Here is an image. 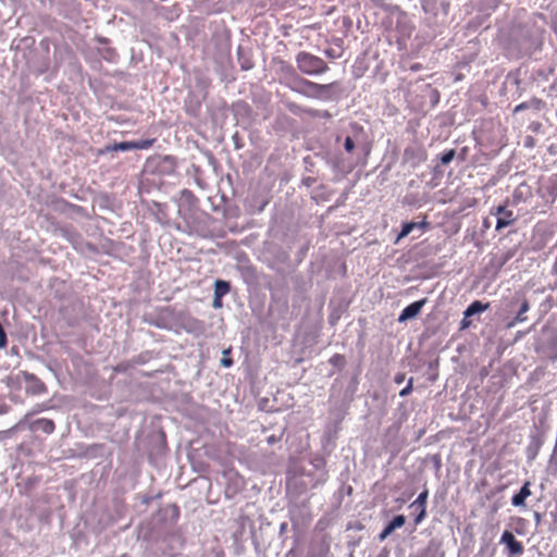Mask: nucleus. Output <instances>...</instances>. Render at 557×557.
I'll list each match as a JSON object with an SVG mask.
<instances>
[{
  "mask_svg": "<svg viewBox=\"0 0 557 557\" xmlns=\"http://www.w3.org/2000/svg\"><path fill=\"white\" fill-rule=\"evenodd\" d=\"M296 63L298 70L307 75H320L329 70L327 63L306 51H301L296 57Z\"/></svg>",
  "mask_w": 557,
  "mask_h": 557,
  "instance_id": "obj_1",
  "label": "nucleus"
},
{
  "mask_svg": "<svg viewBox=\"0 0 557 557\" xmlns=\"http://www.w3.org/2000/svg\"><path fill=\"white\" fill-rule=\"evenodd\" d=\"M332 87V84L320 85L305 78H296L292 89L311 98H321Z\"/></svg>",
  "mask_w": 557,
  "mask_h": 557,
  "instance_id": "obj_2",
  "label": "nucleus"
},
{
  "mask_svg": "<svg viewBox=\"0 0 557 557\" xmlns=\"http://www.w3.org/2000/svg\"><path fill=\"white\" fill-rule=\"evenodd\" d=\"M495 214L497 215L496 230L498 231L511 225L516 220L513 212L507 210L504 206H498Z\"/></svg>",
  "mask_w": 557,
  "mask_h": 557,
  "instance_id": "obj_3",
  "label": "nucleus"
},
{
  "mask_svg": "<svg viewBox=\"0 0 557 557\" xmlns=\"http://www.w3.org/2000/svg\"><path fill=\"white\" fill-rule=\"evenodd\" d=\"M500 543L505 544L511 555H521L523 546L518 542L510 531H505L500 537Z\"/></svg>",
  "mask_w": 557,
  "mask_h": 557,
  "instance_id": "obj_4",
  "label": "nucleus"
},
{
  "mask_svg": "<svg viewBox=\"0 0 557 557\" xmlns=\"http://www.w3.org/2000/svg\"><path fill=\"white\" fill-rule=\"evenodd\" d=\"M22 376L25 379L26 382H28V385L26 387V392L28 394L40 395L46 392L45 384L40 380L36 379L34 375L23 372Z\"/></svg>",
  "mask_w": 557,
  "mask_h": 557,
  "instance_id": "obj_5",
  "label": "nucleus"
},
{
  "mask_svg": "<svg viewBox=\"0 0 557 557\" xmlns=\"http://www.w3.org/2000/svg\"><path fill=\"white\" fill-rule=\"evenodd\" d=\"M54 422L50 419H37L29 424V430L33 432L41 431L45 434H51L54 432Z\"/></svg>",
  "mask_w": 557,
  "mask_h": 557,
  "instance_id": "obj_6",
  "label": "nucleus"
},
{
  "mask_svg": "<svg viewBox=\"0 0 557 557\" xmlns=\"http://www.w3.org/2000/svg\"><path fill=\"white\" fill-rule=\"evenodd\" d=\"M405 524V517L401 515L395 516L388 524L384 528V530L379 535L381 541L385 540L389 534H392L396 529L403 527Z\"/></svg>",
  "mask_w": 557,
  "mask_h": 557,
  "instance_id": "obj_7",
  "label": "nucleus"
},
{
  "mask_svg": "<svg viewBox=\"0 0 557 557\" xmlns=\"http://www.w3.org/2000/svg\"><path fill=\"white\" fill-rule=\"evenodd\" d=\"M531 495L530 482H525L519 493L512 496L511 504L516 507L525 505V499Z\"/></svg>",
  "mask_w": 557,
  "mask_h": 557,
  "instance_id": "obj_8",
  "label": "nucleus"
},
{
  "mask_svg": "<svg viewBox=\"0 0 557 557\" xmlns=\"http://www.w3.org/2000/svg\"><path fill=\"white\" fill-rule=\"evenodd\" d=\"M313 466L317 471V480L310 484L311 487H315L318 484L325 482L326 476H327L326 471L324 469L323 460H321V459L314 460Z\"/></svg>",
  "mask_w": 557,
  "mask_h": 557,
  "instance_id": "obj_9",
  "label": "nucleus"
},
{
  "mask_svg": "<svg viewBox=\"0 0 557 557\" xmlns=\"http://www.w3.org/2000/svg\"><path fill=\"white\" fill-rule=\"evenodd\" d=\"M488 307H490V304H483L479 300H475L466 309V311L463 312V315H466V318L472 317L476 313L487 310Z\"/></svg>",
  "mask_w": 557,
  "mask_h": 557,
  "instance_id": "obj_10",
  "label": "nucleus"
},
{
  "mask_svg": "<svg viewBox=\"0 0 557 557\" xmlns=\"http://www.w3.org/2000/svg\"><path fill=\"white\" fill-rule=\"evenodd\" d=\"M530 309L529 301L527 299H523L519 309V312L513 321H511L508 324V327L515 326L516 323L524 322L527 320V317L524 315L525 312H528Z\"/></svg>",
  "mask_w": 557,
  "mask_h": 557,
  "instance_id": "obj_11",
  "label": "nucleus"
},
{
  "mask_svg": "<svg viewBox=\"0 0 557 557\" xmlns=\"http://www.w3.org/2000/svg\"><path fill=\"white\" fill-rule=\"evenodd\" d=\"M418 314V301H413L408 307H406L400 313L398 321L404 322L409 318H413Z\"/></svg>",
  "mask_w": 557,
  "mask_h": 557,
  "instance_id": "obj_12",
  "label": "nucleus"
},
{
  "mask_svg": "<svg viewBox=\"0 0 557 557\" xmlns=\"http://www.w3.org/2000/svg\"><path fill=\"white\" fill-rule=\"evenodd\" d=\"M230 283L226 281L218 280L214 284V296L222 298L230 292Z\"/></svg>",
  "mask_w": 557,
  "mask_h": 557,
  "instance_id": "obj_13",
  "label": "nucleus"
},
{
  "mask_svg": "<svg viewBox=\"0 0 557 557\" xmlns=\"http://www.w3.org/2000/svg\"><path fill=\"white\" fill-rule=\"evenodd\" d=\"M134 140L133 141H122L119 144H114L112 146L107 147V151H127L134 150Z\"/></svg>",
  "mask_w": 557,
  "mask_h": 557,
  "instance_id": "obj_14",
  "label": "nucleus"
},
{
  "mask_svg": "<svg viewBox=\"0 0 557 557\" xmlns=\"http://www.w3.org/2000/svg\"><path fill=\"white\" fill-rule=\"evenodd\" d=\"M156 139H141V140H134L135 149H148L154 144Z\"/></svg>",
  "mask_w": 557,
  "mask_h": 557,
  "instance_id": "obj_15",
  "label": "nucleus"
},
{
  "mask_svg": "<svg viewBox=\"0 0 557 557\" xmlns=\"http://www.w3.org/2000/svg\"><path fill=\"white\" fill-rule=\"evenodd\" d=\"M345 357L339 354H335L331 357L330 363L334 367L343 368L345 366Z\"/></svg>",
  "mask_w": 557,
  "mask_h": 557,
  "instance_id": "obj_16",
  "label": "nucleus"
},
{
  "mask_svg": "<svg viewBox=\"0 0 557 557\" xmlns=\"http://www.w3.org/2000/svg\"><path fill=\"white\" fill-rule=\"evenodd\" d=\"M414 226H416V223H413V222L405 223L403 225L401 232L397 236L396 242H398L400 238L407 236L413 230Z\"/></svg>",
  "mask_w": 557,
  "mask_h": 557,
  "instance_id": "obj_17",
  "label": "nucleus"
},
{
  "mask_svg": "<svg viewBox=\"0 0 557 557\" xmlns=\"http://www.w3.org/2000/svg\"><path fill=\"white\" fill-rule=\"evenodd\" d=\"M455 150L454 149H450V150H447L445 151L442 156H441V163L442 164H448L453 161V159L455 158Z\"/></svg>",
  "mask_w": 557,
  "mask_h": 557,
  "instance_id": "obj_18",
  "label": "nucleus"
},
{
  "mask_svg": "<svg viewBox=\"0 0 557 557\" xmlns=\"http://www.w3.org/2000/svg\"><path fill=\"white\" fill-rule=\"evenodd\" d=\"M230 354V349H225L223 350V358L221 359V364L224 367V368H230L232 364H233V360L227 357V355Z\"/></svg>",
  "mask_w": 557,
  "mask_h": 557,
  "instance_id": "obj_19",
  "label": "nucleus"
},
{
  "mask_svg": "<svg viewBox=\"0 0 557 557\" xmlns=\"http://www.w3.org/2000/svg\"><path fill=\"white\" fill-rule=\"evenodd\" d=\"M344 148L347 152H351L355 149V141L351 137L347 136L345 138Z\"/></svg>",
  "mask_w": 557,
  "mask_h": 557,
  "instance_id": "obj_20",
  "label": "nucleus"
},
{
  "mask_svg": "<svg viewBox=\"0 0 557 557\" xmlns=\"http://www.w3.org/2000/svg\"><path fill=\"white\" fill-rule=\"evenodd\" d=\"M426 495H428L426 492L420 493V513H419L420 521L423 519V517L425 515L424 508H422V506H423V503H424V500L426 498Z\"/></svg>",
  "mask_w": 557,
  "mask_h": 557,
  "instance_id": "obj_21",
  "label": "nucleus"
},
{
  "mask_svg": "<svg viewBox=\"0 0 557 557\" xmlns=\"http://www.w3.org/2000/svg\"><path fill=\"white\" fill-rule=\"evenodd\" d=\"M412 382H413V377H410L407 386L399 392L400 396H405L410 392V389L412 387Z\"/></svg>",
  "mask_w": 557,
  "mask_h": 557,
  "instance_id": "obj_22",
  "label": "nucleus"
},
{
  "mask_svg": "<svg viewBox=\"0 0 557 557\" xmlns=\"http://www.w3.org/2000/svg\"><path fill=\"white\" fill-rule=\"evenodd\" d=\"M42 410H44V407H40V408H38V409L34 410L33 412L25 414L24 420L20 421V422L16 424V426H15V428H20V426L24 423V421L28 419V417L33 416V414H34V413H36V412L42 411Z\"/></svg>",
  "mask_w": 557,
  "mask_h": 557,
  "instance_id": "obj_23",
  "label": "nucleus"
},
{
  "mask_svg": "<svg viewBox=\"0 0 557 557\" xmlns=\"http://www.w3.org/2000/svg\"><path fill=\"white\" fill-rule=\"evenodd\" d=\"M5 344H7L5 333L2 329V326L0 325V347H4Z\"/></svg>",
  "mask_w": 557,
  "mask_h": 557,
  "instance_id": "obj_24",
  "label": "nucleus"
},
{
  "mask_svg": "<svg viewBox=\"0 0 557 557\" xmlns=\"http://www.w3.org/2000/svg\"><path fill=\"white\" fill-rule=\"evenodd\" d=\"M221 299L222 298H216V296H214V300H213V307L214 308H220L222 306Z\"/></svg>",
  "mask_w": 557,
  "mask_h": 557,
  "instance_id": "obj_25",
  "label": "nucleus"
},
{
  "mask_svg": "<svg viewBox=\"0 0 557 557\" xmlns=\"http://www.w3.org/2000/svg\"><path fill=\"white\" fill-rule=\"evenodd\" d=\"M404 381H405V375H404V374H397V375L395 376V382H396L397 384H401Z\"/></svg>",
  "mask_w": 557,
  "mask_h": 557,
  "instance_id": "obj_26",
  "label": "nucleus"
},
{
  "mask_svg": "<svg viewBox=\"0 0 557 557\" xmlns=\"http://www.w3.org/2000/svg\"><path fill=\"white\" fill-rule=\"evenodd\" d=\"M470 325V322L468 321V318L466 315L463 317V320L461 321V329H466Z\"/></svg>",
  "mask_w": 557,
  "mask_h": 557,
  "instance_id": "obj_27",
  "label": "nucleus"
},
{
  "mask_svg": "<svg viewBox=\"0 0 557 557\" xmlns=\"http://www.w3.org/2000/svg\"><path fill=\"white\" fill-rule=\"evenodd\" d=\"M251 66H252V64H251V63H248V62H245V64H243V65H242V67H243L244 70H249V69H251Z\"/></svg>",
  "mask_w": 557,
  "mask_h": 557,
  "instance_id": "obj_28",
  "label": "nucleus"
},
{
  "mask_svg": "<svg viewBox=\"0 0 557 557\" xmlns=\"http://www.w3.org/2000/svg\"><path fill=\"white\" fill-rule=\"evenodd\" d=\"M524 108V104H519L518 107H516L515 111H520Z\"/></svg>",
  "mask_w": 557,
  "mask_h": 557,
  "instance_id": "obj_29",
  "label": "nucleus"
},
{
  "mask_svg": "<svg viewBox=\"0 0 557 557\" xmlns=\"http://www.w3.org/2000/svg\"><path fill=\"white\" fill-rule=\"evenodd\" d=\"M423 304H424V300H420V302H419L420 309L423 307Z\"/></svg>",
  "mask_w": 557,
  "mask_h": 557,
  "instance_id": "obj_30",
  "label": "nucleus"
},
{
  "mask_svg": "<svg viewBox=\"0 0 557 557\" xmlns=\"http://www.w3.org/2000/svg\"><path fill=\"white\" fill-rule=\"evenodd\" d=\"M535 520H537V521L540 520V515L539 513L535 515Z\"/></svg>",
  "mask_w": 557,
  "mask_h": 557,
  "instance_id": "obj_31",
  "label": "nucleus"
},
{
  "mask_svg": "<svg viewBox=\"0 0 557 557\" xmlns=\"http://www.w3.org/2000/svg\"><path fill=\"white\" fill-rule=\"evenodd\" d=\"M3 438V432H0V441Z\"/></svg>",
  "mask_w": 557,
  "mask_h": 557,
  "instance_id": "obj_32",
  "label": "nucleus"
},
{
  "mask_svg": "<svg viewBox=\"0 0 557 557\" xmlns=\"http://www.w3.org/2000/svg\"><path fill=\"white\" fill-rule=\"evenodd\" d=\"M424 225V222H420L419 226L422 227Z\"/></svg>",
  "mask_w": 557,
  "mask_h": 557,
  "instance_id": "obj_33",
  "label": "nucleus"
}]
</instances>
